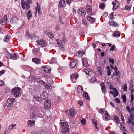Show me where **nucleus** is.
Returning a JSON list of instances; mask_svg holds the SVG:
<instances>
[{
    "label": "nucleus",
    "mask_w": 134,
    "mask_h": 134,
    "mask_svg": "<svg viewBox=\"0 0 134 134\" xmlns=\"http://www.w3.org/2000/svg\"><path fill=\"white\" fill-rule=\"evenodd\" d=\"M12 94L14 97H17L21 94L22 91L21 88L18 87L12 89Z\"/></svg>",
    "instance_id": "f257e3e1"
},
{
    "label": "nucleus",
    "mask_w": 134,
    "mask_h": 134,
    "mask_svg": "<svg viewBox=\"0 0 134 134\" xmlns=\"http://www.w3.org/2000/svg\"><path fill=\"white\" fill-rule=\"evenodd\" d=\"M15 99L13 98H9L6 102V105L8 107H11L13 105Z\"/></svg>",
    "instance_id": "f03ea898"
},
{
    "label": "nucleus",
    "mask_w": 134,
    "mask_h": 134,
    "mask_svg": "<svg viewBox=\"0 0 134 134\" xmlns=\"http://www.w3.org/2000/svg\"><path fill=\"white\" fill-rule=\"evenodd\" d=\"M36 42L37 44L38 45H40L41 47H45L47 45L46 42L43 39L38 40Z\"/></svg>",
    "instance_id": "7ed1b4c3"
},
{
    "label": "nucleus",
    "mask_w": 134,
    "mask_h": 134,
    "mask_svg": "<svg viewBox=\"0 0 134 134\" xmlns=\"http://www.w3.org/2000/svg\"><path fill=\"white\" fill-rule=\"evenodd\" d=\"M21 6L22 8L24 10L25 9V6H26L27 10H28L30 8V6L29 4L23 1H22Z\"/></svg>",
    "instance_id": "20e7f679"
},
{
    "label": "nucleus",
    "mask_w": 134,
    "mask_h": 134,
    "mask_svg": "<svg viewBox=\"0 0 134 134\" xmlns=\"http://www.w3.org/2000/svg\"><path fill=\"white\" fill-rule=\"evenodd\" d=\"M77 76L78 74L77 73H74L73 75H71V79L73 83H75L76 82Z\"/></svg>",
    "instance_id": "39448f33"
},
{
    "label": "nucleus",
    "mask_w": 134,
    "mask_h": 134,
    "mask_svg": "<svg viewBox=\"0 0 134 134\" xmlns=\"http://www.w3.org/2000/svg\"><path fill=\"white\" fill-rule=\"evenodd\" d=\"M77 61L75 59L72 60L70 63L69 65L71 68H74L75 67L77 63Z\"/></svg>",
    "instance_id": "423d86ee"
},
{
    "label": "nucleus",
    "mask_w": 134,
    "mask_h": 134,
    "mask_svg": "<svg viewBox=\"0 0 134 134\" xmlns=\"http://www.w3.org/2000/svg\"><path fill=\"white\" fill-rule=\"evenodd\" d=\"M51 104L50 100H46L44 103L45 108L46 109L49 108L51 106Z\"/></svg>",
    "instance_id": "0eeeda50"
},
{
    "label": "nucleus",
    "mask_w": 134,
    "mask_h": 134,
    "mask_svg": "<svg viewBox=\"0 0 134 134\" xmlns=\"http://www.w3.org/2000/svg\"><path fill=\"white\" fill-rule=\"evenodd\" d=\"M68 111V115H69L70 116H73L74 115L75 110L74 109H72L69 110L68 111V110H67L66 111V112L67 114H68L67 112Z\"/></svg>",
    "instance_id": "6e6552de"
},
{
    "label": "nucleus",
    "mask_w": 134,
    "mask_h": 134,
    "mask_svg": "<svg viewBox=\"0 0 134 134\" xmlns=\"http://www.w3.org/2000/svg\"><path fill=\"white\" fill-rule=\"evenodd\" d=\"M7 21V16L5 15L4 18L0 20V23L2 25L5 24Z\"/></svg>",
    "instance_id": "1a4fd4ad"
},
{
    "label": "nucleus",
    "mask_w": 134,
    "mask_h": 134,
    "mask_svg": "<svg viewBox=\"0 0 134 134\" xmlns=\"http://www.w3.org/2000/svg\"><path fill=\"white\" fill-rule=\"evenodd\" d=\"M82 61L84 66L88 67L89 66L87 58L83 57L82 59Z\"/></svg>",
    "instance_id": "9d476101"
},
{
    "label": "nucleus",
    "mask_w": 134,
    "mask_h": 134,
    "mask_svg": "<svg viewBox=\"0 0 134 134\" xmlns=\"http://www.w3.org/2000/svg\"><path fill=\"white\" fill-rule=\"evenodd\" d=\"M126 109L130 113V115H131L132 114H134L133 113L134 111L133 106L130 109V107L129 106H127L126 107Z\"/></svg>",
    "instance_id": "9b49d317"
},
{
    "label": "nucleus",
    "mask_w": 134,
    "mask_h": 134,
    "mask_svg": "<svg viewBox=\"0 0 134 134\" xmlns=\"http://www.w3.org/2000/svg\"><path fill=\"white\" fill-rule=\"evenodd\" d=\"M130 117L131 118V119H130L128 118V122L129 123L133 125H134V114H132L131 115H130Z\"/></svg>",
    "instance_id": "f8f14e48"
},
{
    "label": "nucleus",
    "mask_w": 134,
    "mask_h": 134,
    "mask_svg": "<svg viewBox=\"0 0 134 134\" xmlns=\"http://www.w3.org/2000/svg\"><path fill=\"white\" fill-rule=\"evenodd\" d=\"M33 55L37 56L38 54L40 53V49L38 48H35L33 49Z\"/></svg>",
    "instance_id": "ddd939ff"
},
{
    "label": "nucleus",
    "mask_w": 134,
    "mask_h": 134,
    "mask_svg": "<svg viewBox=\"0 0 134 134\" xmlns=\"http://www.w3.org/2000/svg\"><path fill=\"white\" fill-rule=\"evenodd\" d=\"M109 23L110 25L113 27H117L118 26V23L114 21H110Z\"/></svg>",
    "instance_id": "4468645a"
},
{
    "label": "nucleus",
    "mask_w": 134,
    "mask_h": 134,
    "mask_svg": "<svg viewBox=\"0 0 134 134\" xmlns=\"http://www.w3.org/2000/svg\"><path fill=\"white\" fill-rule=\"evenodd\" d=\"M60 124L61 125L62 127L63 128V129H68V123L66 122L62 123L61 122Z\"/></svg>",
    "instance_id": "2eb2a0df"
},
{
    "label": "nucleus",
    "mask_w": 134,
    "mask_h": 134,
    "mask_svg": "<svg viewBox=\"0 0 134 134\" xmlns=\"http://www.w3.org/2000/svg\"><path fill=\"white\" fill-rule=\"evenodd\" d=\"M40 5H38V4H37V7H35L36 9L35 14H37V12H38V14H40L41 13V10L40 7Z\"/></svg>",
    "instance_id": "dca6fc26"
},
{
    "label": "nucleus",
    "mask_w": 134,
    "mask_h": 134,
    "mask_svg": "<svg viewBox=\"0 0 134 134\" xmlns=\"http://www.w3.org/2000/svg\"><path fill=\"white\" fill-rule=\"evenodd\" d=\"M65 0H61L59 3V6L61 8L64 7L65 5Z\"/></svg>",
    "instance_id": "f3484780"
},
{
    "label": "nucleus",
    "mask_w": 134,
    "mask_h": 134,
    "mask_svg": "<svg viewBox=\"0 0 134 134\" xmlns=\"http://www.w3.org/2000/svg\"><path fill=\"white\" fill-rule=\"evenodd\" d=\"M112 4L113 5V8L114 9H116L119 5V2L115 1H113Z\"/></svg>",
    "instance_id": "a211bd4d"
},
{
    "label": "nucleus",
    "mask_w": 134,
    "mask_h": 134,
    "mask_svg": "<svg viewBox=\"0 0 134 134\" xmlns=\"http://www.w3.org/2000/svg\"><path fill=\"white\" fill-rule=\"evenodd\" d=\"M35 123V121L29 120L27 122V124L29 126L32 127L34 126Z\"/></svg>",
    "instance_id": "6ab92c4d"
},
{
    "label": "nucleus",
    "mask_w": 134,
    "mask_h": 134,
    "mask_svg": "<svg viewBox=\"0 0 134 134\" xmlns=\"http://www.w3.org/2000/svg\"><path fill=\"white\" fill-rule=\"evenodd\" d=\"M87 9V13L90 15H92V9L91 6H87L86 7Z\"/></svg>",
    "instance_id": "aec40b11"
},
{
    "label": "nucleus",
    "mask_w": 134,
    "mask_h": 134,
    "mask_svg": "<svg viewBox=\"0 0 134 134\" xmlns=\"http://www.w3.org/2000/svg\"><path fill=\"white\" fill-rule=\"evenodd\" d=\"M46 34L48 36V37L51 38H53L54 37V35L49 30H47L45 32Z\"/></svg>",
    "instance_id": "412c9836"
},
{
    "label": "nucleus",
    "mask_w": 134,
    "mask_h": 134,
    "mask_svg": "<svg viewBox=\"0 0 134 134\" xmlns=\"http://www.w3.org/2000/svg\"><path fill=\"white\" fill-rule=\"evenodd\" d=\"M32 61L36 64H39L40 61V59L37 58H34L32 60Z\"/></svg>",
    "instance_id": "4be33fe9"
},
{
    "label": "nucleus",
    "mask_w": 134,
    "mask_h": 134,
    "mask_svg": "<svg viewBox=\"0 0 134 134\" xmlns=\"http://www.w3.org/2000/svg\"><path fill=\"white\" fill-rule=\"evenodd\" d=\"M87 20L89 21L91 23H93L95 21V18H94L92 17L88 16L87 17Z\"/></svg>",
    "instance_id": "5701e85b"
},
{
    "label": "nucleus",
    "mask_w": 134,
    "mask_h": 134,
    "mask_svg": "<svg viewBox=\"0 0 134 134\" xmlns=\"http://www.w3.org/2000/svg\"><path fill=\"white\" fill-rule=\"evenodd\" d=\"M19 57V56L17 54L14 53L13 55H12L11 59L13 60H16Z\"/></svg>",
    "instance_id": "b1692460"
},
{
    "label": "nucleus",
    "mask_w": 134,
    "mask_h": 134,
    "mask_svg": "<svg viewBox=\"0 0 134 134\" xmlns=\"http://www.w3.org/2000/svg\"><path fill=\"white\" fill-rule=\"evenodd\" d=\"M18 20V19L16 17H14L11 19L10 22L12 23H16L17 22Z\"/></svg>",
    "instance_id": "393cba45"
},
{
    "label": "nucleus",
    "mask_w": 134,
    "mask_h": 134,
    "mask_svg": "<svg viewBox=\"0 0 134 134\" xmlns=\"http://www.w3.org/2000/svg\"><path fill=\"white\" fill-rule=\"evenodd\" d=\"M5 57L8 59H10L11 58V55L8 52H5Z\"/></svg>",
    "instance_id": "a878e982"
},
{
    "label": "nucleus",
    "mask_w": 134,
    "mask_h": 134,
    "mask_svg": "<svg viewBox=\"0 0 134 134\" xmlns=\"http://www.w3.org/2000/svg\"><path fill=\"white\" fill-rule=\"evenodd\" d=\"M41 96L43 99H45L47 97L48 94L46 92H44L42 93Z\"/></svg>",
    "instance_id": "bb28decb"
},
{
    "label": "nucleus",
    "mask_w": 134,
    "mask_h": 134,
    "mask_svg": "<svg viewBox=\"0 0 134 134\" xmlns=\"http://www.w3.org/2000/svg\"><path fill=\"white\" fill-rule=\"evenodd\" d=\"M83 95L85 98L87 100H90V98L88 95V93L87 92H85L83 93Z\"/></svg>",
    "instance_id": "cd10ccee"
},
{
    "label": "nucleus",
    "mask_w": 134,
    "mask_h": 134,
    "mask_svg": "<svg viewBox=\"0 0 134 134\" xmlns=\"http://www.w3.org/2000/svg\"><path fill=\"white\" fill-rule=\"evenodd\" d=\"M40 98L37 96H35L34 97V99H33V100L34 102L37 101L40 102Z\"/></svg>",
    "instance_id": "c85d7f7f"
},
{
    "label": "nucleus",
    "mask_w": 134,
    "mask_h": 134,
    "mask_svg": "<svg viewBox=\"0 0 134 134\" xmlns=\"http://www.w3.org/2000/svg\"><path fill=\"white\" fill-rule=\"evenodd\" d=\"M43 68H44V71L46 73H49L51 71V70L47 68L46 66H43Z\"/></svg>",
    "instance_id": "c756f323"
},
{
    "label": "nucleus",
    "mask_w": 134,
    "mask_h": 134,
    "mask_svg": "<svg viewBox=\"0 0 134 134\" xmlns=\"http://www.w3.org/2000/svg\"><path fill=\"white\" fill-rule=\"evenodd\" d=\"M83 88L82 86H78L77 91L79 93H81L83 91Z\"/></svg>",
    "instance_id": "7c9ffc66"
},
{
    "label": "nucleus",
    "mask_w": 134,
    "mask_h": 134,
    "mask_svg": "<svg viewBox=\"0 0 134 134\" xmlns=\"http://www.w3.org/2000/svg\"><path fill=\"white\" fill-rule=\"evenodd\" d=\"M27 19L29 20L30 17L32 16L31 14V12L29 10L27 14Z\"/></svg>",
    "instance_id": "2f4dec72"
},
{
    "label": "nucleus",
    "mask_w": 134,
    "mask_h": 134,
    "mask_svg": "<svg viewBox=\"0 0 134 134\" xmlns=\"http://www.w3.org/2000/svg\"><path fill=\"white\" fill-rule=\"evenodd\" d=\"M84 72L86 74L88 75L91 72V70L89 68L85 69Z\"/></svg>",
    "instance_id": "473e14b6"
},
{
    "label": "nucleus",
    "mask_w": 134,
    "mask_h": 134,
    "mask_svg": "<svg viewBox=\"0 0 134 134\" xmlns=\"http://www.w3.org/2000/svg\"><path fill=\"white\" fill-rule=\"evenodd\" d=\"M113 35L114 37H118L120 36V33L119 32H116L114 33Z\"/></svg>",
    "instance_id": "72a5a7b5"
},
{
    "label": "nucleus",
    "mask_w": 134,
    "mask_h": 134,
    "mask_svg": "<svg viewBox=\"0 0 134 134\" xmlns=\"http://www.w3.org/2000/svg\"><path fill=\"white\" fill-rule=\"evenodd\" d=\"M36 116V114L35 112H33L30 114V117L32 119L35 118Z\"/></svg>",
    "instance_id": "f704fd0d"
},
{
    "label": "nucleus",
    "mask_w": 134,
    "mask_h": 134,
    "mask_svg": "<svg viewBox=\"0 0 134 134\" xmlns=\"http://www.w3.org/2000/svg\"><path fill=\"white\" fill-rule=\"evenodd\" d=\"M37 81L39 82L41 84H43L45 83V82L43 81L41 79V78H38L37 80Z\"/></svg>",
    "instance_id": "c9c22d12"
},
{
    "label": "nucleus",
    "mask_w": 134,
    "mask_h": 134,
    "mask_svg": "<svg viewBox=\"0 0 134 134\" xmlns=\"http://www.w3.org/2000/svg\"><path fill=\"white\" fill-rule=\"evenodd\" d=\"M9 39L10 38L9 36L8 35H6L5 36L3 40L4 42H7L9 41Z\"/></svg>",
    "instance_id": "e433bc0d"
},
{
    "label": "nucleus",
    "mask_w": 134,
    "mask_h": 134,
    "mask_svg": "<svg viewBox=\"0 0 134 134\" xmlns=\"http://www.w3.org/2000/svg\"><path fill=\"white\" fill-rule=\"evenodd\" d=\"M69 131L68 129H63L62 132V134H68L69 132Z\"/></svg>",
    "instance_id": "4c0bfd02"
},
{
    "label": "nucleus",
    "mask_w": 134,
    "mask_h": 134,
    "mask_svg": "<svg viewBox=\"0 0 134 134\" xmlns=\"http://www.w3.org/2000/svg\"><path fill=\"white\" fill-rule=\"evenodd\" d=\"M16 125V124H12L10 125L9 126L8 128L9 130H11L13 128V127L15 126Z\"/></svg>",
    "instance_id": "58836bf2"
},
{
    "label": "nucleus",
    "mask_w": 134,
    "mask_h": 134,
    "mask_svg": "<svg viewBox=\"0 0 134 134\" xmlns=\"http://www.w3.org/2000/svg\"><path fill=\"white\" fill-rule=\"evenodd\" d=\"M56 58L54 57H52L50 60V63L52 64L54 62H55L56 61Z\"/></svg>",
    "instance_id": "ea45409f"
},
{
    "label": "nucleus",
    "mask_w": 134,
    "mask_h": 134,
    "mask_svg": "<svg viewBox=\"0 0 134 134\" xmlns=\"http://www.w3.org/2000/svg\"><path fill=\"white\" fill-rule=\"evenodd\" d=\"M122 88L124 91L126 92L127 91V87L126 84L125 83L123 85L122 87Z\"/></svg>",
    "instance_id": "a19ab883"
},
{
    "label": "nucleus",
    "mask_w": 134,
    "mask_h": 134,
    "mask_svg": "<svg viewBox=\"0 0 134 134\" xmlns=\"http://www.w3.org/2000/svg\"><path fill=\"white\" fill-rule=\"evenodd\" d=\"M122 99L123 102L124 103L126 102V96L125 95H123L122 96Z\"/></svg>",
    "instance_id": "79ce46f5"
},
{
    "label": "nucleus",
    "mask_w": 134,
    "mask_h": 134,
    "mask_svg": "<svg viewBox=\"0 0 134 134\" xmlns=\"http://www.w3.org/2000/svg\"><path fill=\"white\" fill-rule=\"evenodd\" d=\"M114 120H115L116 122L118 123H119L120 122V120L119 118L118 117L115 116L114 118Z\"/></svg>",
    "instance_id": "37998d69"
},
{
    "label": "nucleus",
    "mask_w": 134,
    "mask_h": 134,
    "mask_svg": "<svg viewBox=\"0 0 134 134\" xmlns=\"http://www.w3.org/2000/svg\"><path fill=\"white\" fill-rule=\"evenodd\" d=\"M109 18L112 20H113L114 19V17L113 16V13H112L110 14V15L109 16Z\"/></svg>",
    "instance_id": "c03bdc74"
},
{
    "label": "nucleus",
    "mask_w": 134,
    "mask_h": 134,
    "mask_svg": "<svg viewBox=\"0 0 134 134\" xmlns=\"http://www.w3.org/2000/svg\"><path fill=\"white\" fill-rule=\"evenodd\" d=\"M100 85L101 87L102 90V89H105L106 87L104 82L101 83L100 84Z\"/></svg>",
    "instance_id": "a18cd8bd"
},
{
    "label": "nucleus",
    "mask_w": 134,
    "mask_h": 134,
    "mask_svg": "<svg viewBox=\"0 0 134 134\" xmlns=\"http://www.w3.org/2000/svg\"><path fill=\"white\" fill-rule=\"evenodd\" d=\"M38 134H47V133L45 131L43 130H41L39 132Z\"/></svg>",
    "instance_id": "49530a36"
},
{
    "label": "nucleus",
    "mask_w": 134,
    "mask_h": 134,
    "mask_svg": "<svg viewBox=\"0 0 134 134\" xmlns=\"http://www.w3.org/2000/svg\"><path fill=\"white\" fill-rule=\"evenodd\" d=\"M115 73L116 76L118 77H120L121 75V74L120 72L119 71L115 72Z\"/></svg>",
    "instance_id": "de8ad7c7"
},
{
    "label": "nucleus",
    "mask_w": 134,
    "mask_h": 134,
    "mask_svg": "<svg viewBox=\"0 0 134 134\" xmlns=\"http://www.w3.org/2000/svg\"><path fill=\"white\" fill-rule=\"evenodd\" d=\"M105 5L104 4H101L99 5V8L101 9H103L104 8Z\"/></svg>",
    "instance_id": "09e8293b"
},
{
    "label": "nucleus",
    "mask_w": 134,
    "mask_h": 134,
    "mask_svg": "<svg viewBox=\"0 0 134 134\" xmlns=\"http://www.w3.org/2000/svg\"><path fill=\"white\" fill-rule=\"evenodd\" d=\"M82 22L85 26L87 25V23L85 19H83L82 20Z\"/></svg>",
    "instance_id": "8fccbe9b"
},
{
    "label": "nucleus",
    "mask_w": 134,
    "mask_h": 134,
    "mask_svg": "<svg viewBox=\"0 0 134 134\" xmlns=\"http://www.w3.org/2000/svg\"><path fill=\"white\" fill-rule=\"evenodd\" d=\"M120 129L123 131H127L126 130L125 127L124 126H121Z\"/></svg>",
    "instance_id": "3c124183"
},
{
    "label": "nucleus",
    "mask_w": 134,
    "mask_h": 134,
    "mask_svg": "<svg viewBox=\"0 0 134 134\" xmlns=\"http://www.w3.org/2000/svg\"><path fill=\"white\" fill-rule=\"evenodd\" d=\"M92 122L95 126L97 125V121L94 119H93L92 120Z\"/></svg>",
    "instance_id": "603ef678"
},
{
    "label": "nucleus",
    "mask_w": 134,
    "mask_h": 134,
    "mask_svg": "<svg viewBox=\"0 0 134 134\" xmlns=\"http://www.w3.org/2000/svg\"><path fill=\"white\" fill-rule=\"evenodd\" d=\"M56 42L57 43V44L59 45L60 44H61V40L59 39H58L56 40Z\"/></svg>",
    "instance_id": "864d4df0"
},
{
    "label": "nucleus",
    "mask_w": 134,
    "mask_h": 134,
    "mask_svg": "<svg viewBox=\"0 0 134 134\" xmlns=\"http://www.w3.org/2000/svg\"><path fill=\"white\" fill-rule=\"evenodd\" d=\"M109 62L112 63H114V60L113 59L110 58L109 59Z\"/></svg>",
    "instance_id": "5fc2aeb1"
},
{
    "label": "nucleus",
    "mask_w": 134,
    "mask_h": 134,
    "mask_svg": "<svg viewBox=\"0 0 134 134\" xmlns=\"http://www.w3.org/2000/svg\"><path fill=\"white\" fill-rule=\"evenodd\" d=\"M115 45H113L110 48V51H114L115 50Z\"/></svg>",
    "instance_id": "6e6d98bb"
},
{
    "label": "nucleus",
    "mask_w": 134,
    "mask_h": 134,
    "mask_svg": "<svg viewBox=\"0 0 134 134\" xmlns=\"http://www.w3.org/2000/svg\"><path fill=\"white\" fill-rule=\"evenodd\" d=\"M59 45V47L60 49H61L62 50L64 49V48H63V46L62 45V43L61 44H60Z\"/></svg>",
    "instance_id": "4d7b16f0"
},
{
    "label": "nucleus",
    "mask_w": 134,
    "mask_h": 134,
    "mask_svg": "<svg viewBox=\"0 0 134 134\" xmlns=\"http://www.w3.org/2000/svg\"><path fill=\"white\" fill-rule=\"evenodd\" d=\"M4 83L3 81L0 80V87L4 85Z\"/></svg>",
    "instance_id": "13d9d810"
},
{
    "label": "nucleus",
    "mask_w": 134,
    "mask_h": 134,
    "mask_svg": "<svg viewBox=\"0 0 134 134\" xmlns=\"http://www.w3.org/2000/svg\"><path fill=\"white\" fill-rule=\"evenodd\" d=\"M125 9L127 10H130L131 9V7H129L127 6L125 7Z\"/></svg>",
    "instance_id": "bf43d9fd"
},
{
    "label": "nucleus",
    "mask_w": 134,
    "mask_h": 134,
    "mask_svg": "<svg viewBox=\"0 0 134 134\" xmlns=\"http://www.w3.org/2000/svg\"><path fill=\"white\" fill-rule=\"evenodd\" d=\"M120 115H121V119L122 121L123 122H124V118L122 114V113H121L120 112Z\"/></svg>",
    "instance_id": "052dcab7"
},
{
    "label": "nucleus",
    "mask_w": 134,
    "mask_h": 134,
    "mask_svg": "<svg viewBox=\"0 0 134 134\" xmlns=\"http://www.w3.org/2000/svg\"><path fill=\"white\" fill-rule=\"evenodd\" d=\"M66 38L65 37H64L62 38V42L64 43H65L66 41Z\"/></svg>",
    "instance_id": "680f3d73"
},
{
    "label": "nucleus",
    "mask_w": 134,
    "mask_h": 134,
    "mask_svg": "<svg viewBox=\"0 0 134 134\" xmlns=\"http://www.w3.org/2000/svg\"><path fill=\"white\" fill-rule=\"evenodd\" d=\"M134 99V96L133 95V94H131V99L130 100V102L132 103V101Z\"/></svg>",
    "instance_id": "e2e57ef3"
},
{
    "label": "nucleus",
    "mask_w": 134,
    "mask_h": 134,
    "mask_svg": "<svg viewBox=\"0 0 134 134\" xmlns=\"http://www.w3.org/2000/svg\"><path fill=\"white\" fill-rule=\"evenodd\" d=\"M5 72V71L4 70L0 71V76H1L2 74H4Z\"/></svg>",
    "instance_id": "0e129e2a"
},
{
    "label": "nucleus",
    "mask_w": 134,
    "mask_h": 134,
    "mask_svg": "<svg viewBox=\"0 0 134 134\" xmlns=\"http://www.w3.org/2000/svg\"><path fill=\"white\" fill-rule=\"evenodd\" d=\"M115 100L117 103H120V100L119 98H116L115 99Z\"/></svg>",
    "instance_id": "69168bd1"
},
{
    "label": "nucleus",
    "mask_w": 134,
    "mask_h": 134,
    "mask_svg": "<svg viewBox=\"0 0 134 134\" xmlns=\"http://www.w3.org/2000/svg\"><path fill=\"white\" fill-rule=\"evenodd\" d=\"M78 103L80 104V105L81 106L83 105V102L79 100L78 101Z\"/></svg>",
    "instance_id": "338daca9"
},
{
    "label": "nucleus",
    "mask_w": 134,
    "mask_h": 134,
    "mask_svg": "<svg viewBox=\"0 0 134 134\" xmlns=\"http://www.w3.org/2000/svg\"><path fill=\"white\" fill-rule=\"evenodd\" d=\"M84 11V10L82 8H80L79 9V13L80 14V13H82Z\"/></svg>",
    "instance_id": "774afa93"
}]
</instances>
